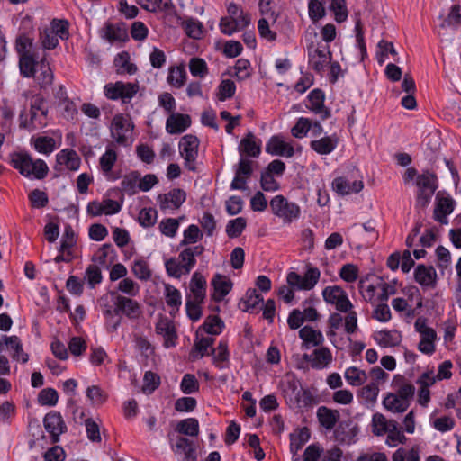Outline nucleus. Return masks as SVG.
<instances>
[{"mask_svg": "<svg viewBox=\"0 0 461 461\" xmlns=\"http://www.w3.org/2000/svg\"><path fill=\"white\" fill-rule=\"evenodd\" d=\"M325 98L326 95L322 89L314 88L307 96L310 104L306 107L312 113H318L321 111V109L324 108Z\"/></svg>", "mask_w": 461, "mask_h": 461, "instance_id": "obj_34", "label": "nucleus"}, {"mask_svg": "<svg viewBox=\"0 0 461 461\" xmlns=\"http://www.w3.org/2000/svg\"><path fill=\"white\" fill-rule=\"evenodd\" d=\"M156 333L164 336V347L173 348L176 345L178 339L176 327L171 320L159 314V321L155 325Z\"/></svg>", "mask_w": 461, "mask_h": 461, "instance_id": "obj_11", "label": "nucleus"}, {"mask_svg": "<svg viewBox=\"0 0 461 461\" xmlns=\"http://www.w3.org/2000/svg\"><path fill=\"white\" fill-rule=\"evenodd\" d=\"M112 126L113 127V130L117 131L118 135L117 137L114 136L113 131H111L112 137L115 138L116 142L119 145L122 146H127V137L124 134H122L121 131H128V130H133L134 124L132 122H128L122 113L116 114L112 122Z\"/></svg>", "mask_w": 461, "mask_h": 461, "instance_id": "obj_21", "label": "nucleus"}, {"mask_svg": "<svg viewBox=\"0 0 461 461\" xmlns=\"http://www.w3.org/2000/svg\"><path fill=\"white\" fill-rule=\"evenodd\" d=\"M264 298L262 294H258L255 288H249L245 296L239 302V307L247 312H251L260 303H263Z\"/></svg>", "mask_w": 461, "mask_h": 461, "instance_id": "obj_28", "label": "nucleus"}, {"mask_svg": "<svg viewBox=\"0 0 461 461\" xmlns=\"http://www.w3.org/2000/svg\"><path fill=\"white\" fill-rule=\"evenodd\" d=\"M175 432L184 436L197 437L199 435V421L195 418L184 419L177 422Z\"/></svg>", "mask_w": 461, "mask_h": 461, "instance_id": "obj_31", "label": "nucleus"}, {"mask_svg": "<svg viewBox=\"0 0 461 461\" xmlns=\"http://www.w3.org/2000/svg\"><path fill=\"white\" fill-rule=\"evenodd\" d=\"M224 327L225 323L219 315H209L198 330H203L210 335H219L222 332Z\"/></svg>", "mask_w": 461, "mask_h": 461, "instance_id": "obj_33", "label": "nucleus"}, {"mask_svg": "<svg viewBox=\"0 0 461 461\" xmlns=\"http://www.w3.org/2000/svg\"><path fill=\"white\" fill-rule=\"evenodd\" d=\"M414 280L423 288H436L438 275L432 265L418 264L414 269Z\"/></svg>", "mask_w": 461, "mask_h": 461, "instance_id": "obj_14", "label": "nucleus"}, {"mask_svg": "<svg viewBox=\"0 0 461 461\" xmlns=\"http://www.w3.org/2000/svg\"><path fill=\"white\" fill-rule=\"evenodd\" d=\"M11 166L26 177L32 175L38 180L44 179L49 172V167L44 160H33L32 156L26 151H14L10 154Z\"/></svg>", "mask_w": 461, "mask_h": 461, "instance_id": "obj_2", "label": "nucleus"}, {"mask_svg": "<svg viewBox=\"0 0 461 461\" xmlns=\"http://www.w3.org/2000/svg\"><path fill=\"white\" fill-rule=\"evenodd\" d=\"M53 33L61 40H68L69 37V23L65 19L54 18L51 21Z\"/></svg>", "mask_w": 461, "mask_h": 461, "instance_id": "obj_52", "label": "nucleus"}, {"mask_svg": "<svg viewBox=\"0 0 461 461\" xmlns=\"http://www.w3.org/2000/svg\"><path fill=\"white\" fill-rule=\"evenodd\" d=\"M299 338L303 340L302 347L310 348L311 347L321 346L324 337L321 330H314L312 326L306 325L298 332Z\"/></svg>", "mask_w": 461, "mask_h": 461, "instance_id": "obj_19", "label": "nucleus"}, {"mask_svg": "<svg viewBox=\"0 0 461 461\" xmlns=\"http://www.w3.org/2000/svg\"><path fill=\"white\" fill-rule=\"evenodd\" d=\"M192 123L189 114L172 113L167 119L166 131L169 134H181L185 132Z\"/></svg>", "mask_w": 461, "mask_h": 461, "instance_id": "obj_16", "label": "nucleus"}, {"mask_svg": "<svg viewBox=\"0 0 461 461\" xmlns=\"http://www.w3.org/2000/svg\"><path fill=\"white\" fill-rule=\"evenodd\" d=\"M43 425L47 432L59 430V433H66L68 430L67 425L63 420L60 412L50 411L43 419Z\"/></svg>", "mask_w": 461, "mask_h": 461, "instance_id": "obj_26", "label": "nucleus"}, {"mask_svg": "<svg viewBox=\"0 0 461 461\" xmlns=\"http://www.w3.org/2000/svg\"><path fill=\"white\" fill-rule=\"evenodd\" d=\"M322 297L328 304L335 305L336 310L340 312L346 313L353 308L347 293L339 285L326 286L322 290Z\"/></svg>", "mask_w": 461, "mask_h": 461, "instance_id": "obj_5", "label": "nucleus"}, {"mask_svg": "<svg viewBox=\"0 0 461 461\" xmlns=\"http://www.w3.org/2000/svg\"><path fill=\"white\" fill-rule=\"evenodd\" d=\"M199 386V382L193 374H185L180 384V389L185 394H191L198 392Z\"/></svg>", "mask_w": 461, "mask_h": 461, "instance_id": "obj_55", "label": "nucleus"}, {"mask_svg": "<svg viewBox=\"0 0 461 461\" xmlns=\"http://www.w3.org/2000/svg\"><path fill=\"white\" fill-rule=\"evenodd\" d=\"M211 285L213 288L211 299L215 303H221L232 290L233 282L230 277L216 273L211 280Z\"/></svg>", "mask_w": 461, "mask_h": 461, "instance_id": "obj_13", "label": "nucleus"}, {"mask_svg": "<svg viewBox=\"0 0 461 461\" xmlns=\"http://www.w3.org/2000/svg\"><path fill=\"white\" fill-rule=\"evenodd\" d=\"M2 339L3 341H0V352L4 349V346H6L14 349V358L18 357L20 353H23V345L19 337L15 335L10 337L3 335Z\"/></svg>", "mask_w": 461, "mask_h": 461, "instance_id": "obj_49", "label": "nucleus"}, {"mask_svg": "<svg viewBox=\"0 0 461 461\" xmlns=\"http://www.w3.org/2000/svg\"><path fill=\"white\" fill-rule=\"evenodd\" d=\"M28 199L32 208L41 209L49 204L47 193L37 188L30 192Z\"/></svg>", "mask_w": 461, "mask_h": 461, "instance_id": "obj_44", "label": "nucleus"}, {"mask_svg": "<svg viewBox=\"0 0 461 461\" xmlns=\"http://www.w3.org/2000/svg\"><path fill=\"white\" fill-rule=\"evenodd\" d=\"M424 144L426 146L425 158L433 165L438 160L442 140L438 133H429L424 140Z\"/></svg>", "mask_w": 461, "mask_h": 461, "instance_id": "obj_22", "label": "nucleus"}, {"mask_svg": "<svg viewBox=\"0 0 461 461\" xmlns=\"http://www.w3.org/2000/svg\"><path fill=\"white\" fill-rule=\"evenodd\" d=\"M312 128V120L300 117L291 129V134L296 139H302L307 135Z\"/></svg>", "mask_w": 461, "mask_h": 461, "instance_id": "obj_45", "label": "nucleus"}, {"mask_svg": "<svg viewBox=\"0 0 461 461\" xmlns=\"http://www.w3.org/2000/svg\"><path fill=\"white\" fill-rule=\"evenodd\" d=\"M221 32L228 36L232 35L240 30V22L238 19H230L228 16L221 17L220 20Z\"/></svg>", "mask_w": 461, "mask_h": 461, "instance_id": "obj_62", "label": "nucleus"}, {"mask_svg": "<svg viewBox=\"0 0 461 461\" xmlns=\"http://www.w3.org/2000/svg\"><path fill=\"white\" fill-rule=\"evenodd\" d=\"M34 149L42 154H50L55 149V140L51 137L41 136L34 140Z\"/></svg>", "mask_w": 461, "mask_h": 461, "instance_id": "obj_53", "label": "nucleus"}, {"mask_svg": "<svg viewBox=\"0 0 461 461\" xmlns=\"http://www.w3.org/2000/svg\"><path fill=\"white\" fill-rule=\"evenodd\" d=\"M38 66V55L35 52H24L19 57L20 74L23 77H35Z\"/></svg>", "mask_w": 461, "mask_h": 461, "instance_id": "obj_18", "label": "nucleus"}, {"mask_svg": "<svg viewBox=\"0 0 461 461\" xmlns=\"http://www.w3.org/2000/svg\"><path fill=\"white\" fill-rule=\"evenodd\" d=\"M114 296V312L116 315L123 314L130 320H135L141 314L140 304L134 299L118 294L115 291H110Z\"/></svg>", "mask_w": 461, "mask_h": 461, "instance_id": "obj_8", "label": "nucleus"}, {"mask_svg": "<svg viewBox=\"0 0 461 461\" xmlns=\"http://www.w3.org/2000/svg\"><path fill=\"white\" fill-rule=\"evenodd\" d=\"M339 277L348 282H355L358 277V267L354 264H345L339 270Z\"/></svg>", "mask_w": 461, "mask_h": 461, "instance_id": "obj_63", "label": "nucleus"}, {"mask_svg": "<svg viewBox=\"0 0 461 461\" xmlns=\"http://www.w3.org/2000/svg\"><path fill=\"white\" fill-rule=\"evenodd\" d=\"M130 59L131 58L128 51H122L115 56L113 64L118 68V74L127 73L129 75H133L137 72V66L134 63H131Z\"/></svg>", "mask_w": 461, "mask_h": 461, "instance_id": "obj_29", "label": "nucleus"}, {"mask_svg": "<svg viewBox=\"0 0 461 461\" xmlns=\"http://www.w3.org/2000/svg\"><path fill=\"white\" fill-rule=\"evenodd\" d=\"M427 376L428 374H422L416 381V383L420 385L418 392V402L423 407L428 406V403L430 401L429 387L436 383V378H431V381L427 382L425 380V377Z\"/></svg>", "mask_w": 461, "mask_h": 461, "instance_id": "obj_30", "label": "nucleus"}, {"mask_svg": "<svg viewBox=\"0 0 461 461\" xmlns=\"http://www.w3.org/2000/svg\"><path fill=\"white\" fill-rule=\"evenodd\" d=\"M158 219V212L151 207L142 208L138 216V222L143 228H149L156 224Z\"/></svg>", "mask_w": 461, "mask_h": 461, "instance_id": "obj_41", "label": "nucleus"}, {"mask_svg": "<svg viewBox=\"0 0 461 461\" xmlns=\"http://www.w3.org/2000/svg\"><path fill=\"white\" fill-rule=\"evenodd\" d=\"M461 25V6L459 5H453L450 8V12L447 16L444 19L440 27L445 28L446 26L458 27Z\"/></svg>", "mask_w": 461, "mask_h": 461, "instance_id": "obj_51", "label": "nucleus"}, {"mask_svg": "<svg viewBox=\"0 0 461 461\" xmlns=\"http://www.w3.org/2000/svg\"><path fill=\"white\" fill-rule=\"evenodd\" d=\"M33 30L32 19L26 16L22 20L20 32L15 40V50L20 57L24 52H31L27 48H31L33 43V38L29 36V32Z\"/></svg>", "mask_w": 461, "mask_h": 461, "instance_id": "obj_12", "label": "nucleus"}, {"mask_svg": "<svg viewBox=\"0 0 461 461\" xmlns=\"http://www.w3.org/2000/svg\"><path fill=\"white\" fill-rule=\"evenodd\" d=\"M59 400L58 392L50 387L42 389L38 394V402L41 405L55 406Z\"/></svg>", "mask_w": 461, "mask_h": 461, "instance_id": "obj_50", "label": "nucleus"}, {"mask_svg": "<svg viewBox=\"0 0 461 461\" xmlns=\"http://www.w3.org/2000/svg\"><path fill=\"white\" fill-rule=\"evenodd\" d=\"M131 270L134 276L140 280L147 281L151 277V270L148 263L143 259L135 260Z\"/></svg>", "mask_w": 461, "mask_h": 461, "instance_id": "obj_57", "label": "nucleus"}, {"mask_svg": "<svg viewBox=\"0 0 461 461\" xmlns=\"http://www.w3.org/2000/svg\"><path fill=\"white\" fill-rule=\"evenodd\" d=\"M86 277L87 284L90 288H95L96 285H99L103 280L101 269L95 264L89 265L86 269Z\"/></svg>", "mask_w": 461, "mask_h": 461, "instance_id": "obj_60", "label": "nucleus"}, {"mask_svg": "<svg viewBox=\"0 0 461 461\" xmlns=\"http://www.w3.org/2000/svg\"><path fill=\"white\" fill-rule=\"evenodd\" d=\"M140 173L137 170L131 171L125 175L123 180L121 182V186L123 192L128 195H134L137 193V182L140 180Z\"/></svg>", "mask_w": 461, "mask_h": 461, "instance_id": "obj_36", "label": "nucleus"}, {"mask_svg": "<svg viewBox=\"0 0 461 461\" xmlns=\"http://www.w3.org/2000/svg\"><path fill=\"white\" fill-rule=\"evenodd\" d=\"M180 221L174 218H167L160 221L159 230L167 237L173 238L176 236L179 228Z\"/></svg>", "mask_w": 461, "mask_h": 461, "instance_id": "obj_56", "label": "nucleus"}, {"mask_svg": "<svg viewBox=\"0 0 461 461\" xmlns=\"http://www.w3.org/2000/svg\"><path fill=\"white\" fill-rule=\"evenodd\" d=\"M240 158H257L261 154V140L253 132L249 131L240 140L238 147Z\"/></svg>", "mask_w": 461, "mask_h": 461, "instance_id": "obj_15", "label": "nucleus"}, {"mask_svg": "<svg viewBox=\"0 0 461 461\" xmlns=\"http://www.w3.org/2000/svg\"><path fill=\"white\" fill-rule=\"evenodd\" d=\"M253 174V161L249 158H240L235 169V177L230 184L233 190H245L247 181Z\"/></svg>", "mask_w": 461, "mask_h": 461, "instance_id": "obj_10", "label": "nucleus"}, {"mask_svg": "<svg viewBox=\"0 0 461 461\" xmlns=\"http://www.w3.org/2000/svg\"><path fill=\"white\" fill-rule=\"evenodd\" d=\"M236 85L230 79H223L218 86L217 98L219 101H225L234 96Z\"/></svg>", "mask_w": 461, "mask_h": 461, "instance_id": "obj_43", "label": "nucleus"}, {"mask_svg": "<svg viewBox=\"0 0 461 461\" xmlns=\"http://www.w3.org/2000/svg\"><path fill=\"white\" fill-rule=\"evenodd\" d=\"M456 207V201L445 191H438L436 194L433 219L441 224L448 222L447 216L451 214Z\"/></svg>", "mask_w": 461, "mask_h": 461, "instance_id": "obj_7", "label": "nucleus"}, {"mask_svg": "<svg viewBox=\"0 0 461 461\" xmlns=\"http://www.w3.org/2000/svg\"><path fill=\"white\" fill-rule=\"evenodd\" d=\"M58 164L65 165L68 169L77 171L81 164L79 156L74 149H64L56 155Z\"/></svg>", "mask_w": 461, "mask_h": 461, "instance_id": "obj_27", "label": "nucleus"}, {"mask_svg": "<svg viewBox=\"0 0 461 461\" xmlns=\"http://www.w3.org/2000/svg\"><path fill=\"white\" fill-rule=\"evenodd\" d=\"M309 16L312 23H316L326 15V10L321 1L309 0Z\"/></svg>", "mask_w": 461, "mask_h": 461, "instance_id": "obj_54", "label": "nucleus"}, {"mask_svg": "<svg viewBox=\"0 0 461 461\" xmlns=\"http://www.w3.org/2000/svg\"><path fill=\"white\" fill-rule=\"evenodd\" d=\"M200 140L193 134L185 135L179 142V150L181 156L185 161V165L190 171H196V167L192 165L197 158Z\"/></svg>", "mask_w": 461, "mask_h": 461, "instance_id": "obj_9", "label": "nucleus"}, {"mask_svg": "<svg viewBox=\"0 0 461 461\" xmlns=\"http://www.w3.org/2000/svg\"><path fill=\"white\" fill-rule=\"evenodd\" d=\"M182 26L185 32L189 38L199 40L204 33V27L198 20L189 17L183 23Z\"/></svg>", "mask_w": 461, "mask_h": 461, "instance_id": "obj_35", "label": "nucleus"}, {"mask_svg": "<svg viewBox=\"0 0 461 461\" xmlns=\"http://www.w3.org/2000/svg\"><path fill=\"white\" fill-rule=\"evenodd\" d=\"M345 378L349 384L357 386L363 384L366 380V374L357 366H350L345 372Z\"/></svg>", "mask_w": 461, "mask_h": 461, "instance_id": "obj_42", "label": "nucleus"}, {"mask_svg": "<svg viewBox=\"0 0 461 461\" xmlns=\"http://www.w3.org/2000/svg\"><path fill=\"white\" fill-rule=\"evenodd\" d=\"M140 89L138 81L108 83L104 87V94L109 100H121L122 104H129Z\"/></svg>", "mask_w": 461, "mask_h": 461, "instance_id": "obj_3", "label": "nucleus"}, {"mask_svg": "<svg viewBox=\"0 0 461 461\" xmlns=\"http://www.w3.org/2000/svg\"><path fill=\"white\" fill-rule=\"evenodd\" d=\"M312 355L314 356L312 360V367L313 369H322L332 361L331 352L326 347L314 349Z\"/></svg>", "mask_w": 461, "mask_h": 461, "instance_id": "obj_32", "label": "nucleus"}, {"mask_svg": "<svg viewBox=\"0 0 461 461\" xmlns=\"http://www.w3.org/2000/svg\"><path fill=\"white\" fill-rule=\"evenodd\" d=\"M360 432V428L357 424L353 425V419L341 420L334 429V439L339 445L350 446L357 441V436Z\"/></svg>", "mask_w": 461, "mask_h": 461, "instance_id": "obj_6", "label": "nucleus"}, {"mask_svg": "<svg viewBox=\"0 0 461 461\" xmlns=\"http://www.w3.org/2000/svg\"><path fill=\"white\" fill-rule=\"evenodd\" d=\"M270 207L272 212L278 218L283 219L285 223H291L301 215L300 206L295 203L288 202L282 194L276 195L271 199Z\"/></svg>", "mask_w": 461, "mask_h": 461, "instance_id": "obj_4", "label": "nucleus"}, {"mask_svg": "<svg viewBox=\"0 0 461 461\" xmlns=\"http://www.w3.org/2000/svg\"><path fill=\"white\" fill-rule=\"evenodd\" d=\"M330 9L334 13L337 23H341L347 20L348 12L346 0H331Z\"/></svg>", "mask_w": 461, "mask_h": 461, "instance_id": "obj_48", "label": "nucleus"}, {"mask_svg": "<svg viewBox=\"0 0 461 461\" xmlns=\"http://www.w3.org/2000/svg\"><path fill=\"white\" fill-rule=\"evenodd\" d=\"M374 339L382 348L396 347L402 341V334L397 330H383L374 334Z\"/></svg>", "mask_w": 461, "mask_h": 461, "instance_id": "obj_24", "label": "nucleus"}, {"mask_svg": "<svg viewBox=\"0 0 461 461\" xmlns=\"http://www.w3.org/2000/svg\"><path fill=\"white\" fill-rule=\"evenodd\" d=\"M165 298L167 306L176 308V312L179 311V307L182 303V297L178 289L169 284H165Z\"/></svg>", "mask_w": 461, "mask_h": 461, "instance_id": "obj_39", "label": "nucleus"}, {"mask_svg": "<svg viewBox=\"0 0 461 461\" xmlns=\"http://www.w3.org/2000/svg\"><path fill=\"white\" fill-rule=\"evenodd\" d=\"M117 161V153L113 149L107 148L104 154L102 155L99 160L100 167L104 173L108 174L112 171L113 166Z\"/></svg>", "mask_w": 461, "mask_h": 461, "instance_id": "obj_47", "label": "nucleus"}, {"mask_svg": "<svg viewBox=\"0 0 461 461\" xmlns=\"http://www.w3.org/2000/svg\"><path fill=\"white\" fill-rule=\"evenodd\" d=\"M189 70L192 76L203 78L208 74V66L203 59L194 57L189 61Z\"/></svg>", "mask_w": 461, "mask_h": 461, "instance_id": "obj_46", "label": "nucleus"}, {"mask_svg": "<svg viewBox=\"0 0 461 461\" xmlns=\"http://www.w3.org/2000/svg\"><path fill=\"white\" fill-rule=\"evenodd\" d=\"M195 336L196 339L190 352V358L193 360L210 355L208 348L211 349L215 342V339L212 337H203L198 340L199 330L196 331Z\"/></svg>", "mask_w": 461, "mask_h": 461, "instance_id": "obj_25", "label": "nucleus"}, {"mask_svg": "<svg viewBox=\"0 0 461 461\" xmlns=\"http://www.w3.org/2000/svg\"><path fill=\"white\" fill-rule=\"evenodd\" d=\"M160 376L150 370L146 371L143 377L142 392L146 394H151L160 385Z\"/></svg>", "mask_w": 461, "mask_h": 461, "instance_id": "obj_38", "label": "nucleus"}, {"mask_svg": "<svg viewBox=\"0 0 461 461\" xmlns=\"http://www.w3.org/2000/svg\"><path fill=\"white\" fill-rule=\"evenodd\" d=\"M377 47L379 48V51L376 53L377 55V61L380 65H382L384 62V58L388 56V54H391L394 60L396 62H399V58H396L397 51L393 46V43L392 41H386L384 39H382L378 44Z\"/></svg>", "mask_w": 461, "mask_h": 461, "instance_id": "obj_40", "label": "nucleus"}, {"mask_svg": "<svg viewBox=\"0 0 461 461\" xmlns=\"http://www.w3.org/2000/svg\"><path fill=\"white\" fill-rule=\"evenodd\" d=\"M285 143V141L283 140L279 135H274L268 140L266 145V152L272 156H282Z\"/></svg>", "mask_w": 461, "mask_h": 461, "instance_id": "obj_61", "label": "nucleus"}, {"mask_svg": "<svg viewBox=\"0 0 461 461\" xmlns=\"http://www.w3.org/2000/svg\"><path fill=\"white\" fill-rule=\"evenodd\" d=\"M322 452L323 448L320 444H311L304 450L303 461H318L321 458Z\"/></svg>", "mask_w": 461, "mask_h": 461, "instance_id": "obj_64", "label": "nucleus"}, {"mask_svg": "<svg viewBox=\"0 0 461 461\" xmlns=\"http://www.w3.org/2000/svg\"><path fill=\"white\" fill-rule=\"evenodd\" d=\"M338 142L339 138L337 134L334 133L331 136H325L320 140H312L310 147L320 155H328L336 149Z\"/></svg>", "mask_w": 461, "mask_h": 461, "instance_id": "obj_23", "label": "nucleus"}, {"mask_svg": "<svg viewBox=\"0 0 461 461\" xmlns=\"http://www.w3.org/2000/svg\"><path fill=\"white\" fill-rule=\"evenodd\" d=\"M168 83L177 88L182 87L186 81V72L184 67H178L177 69L172 68L167 77Z\"/></svg>", "mask_w": 461, "mask_h": 461, "instance_id": "obj_58", "label": "nucleus"}, {"mask_svg": "<svg viewBox=\"0 0 461 461\" xmlns=\"http://www.w3.org/2000/svg\"><path fill=\"white\" fill-rule=\"evenodd\" d=\"M157 199L161 211L168 209L170 203L173 208L179 209L186 200V193L184 189L174 188L167 194H158Z\"/></svg>", "mask_w": 461, "mask_h": 461, "instance_id": "obj_17", "label": "nucleus"}, {"mask_svg": "<svg viewBox=\"0 0 461 461\" xmlns=\"http://www.w3.org/2000/svg\"><path fill=\"white\" fill-rule=\"evenodd\" d=\"M316 415L320 425L327 430L335 429L336 424L339 422V411L327 406L319 407Z\"/></svg>", "mask_w": 461, "mask_h": 461, "instance_id": "obj_20", "label": "nucleus"}, {"mask_svg": "<svg viewBox=\"0 0 461 461\" xmlns=\"http://www.w3.org/2000/svg\"><path fill=\"white\" fill-rule=\"evenodd\" d=\"M247 227V220L244 217H238L228 221L226 233L230 239L240 237Z\"/></svg>", "mask_w": 461, "mask_h": 461, "instance_id": "obj_37", "label": "nucleus"}, {"mask_svg": "<svg viewBox=\"0 0 461 461\" xmlns=\"http://www.w3.org/2000/svg\"><path fill=\"white\" fill-rule=\"evenodd\" d=\"M99 252L101 253L100 256L97 258L93 257L92 261L97 262L101 266L106 264V258L110 253H113V257H110V263H113L117 258L116 250L114 249L113 246L111 243L103 244L99 249Z\"/></svg>", "mask_w": 461, "mask_h": 461, "instance_id": "obj_59", "label": "nucleus"}, {"mask_svg": "<svg viewBox=\"0 0 461 461\" xmlns=\"http://www.w3.org/2000/svg\"><path fill=\"white\" fill-rule=\"evenodd\" d=\"M321 276V271L318 267L311 264L306 265V271L302 276L294 271L287 274V285H283L277 290V295L283 299L285 303H290L294 299V290H312L318 283Z\"/></svg>", "mask_w": 461, "mask_h": 461, "instance_id": "obj_1", "label": "nucleus"}]
</instances>
